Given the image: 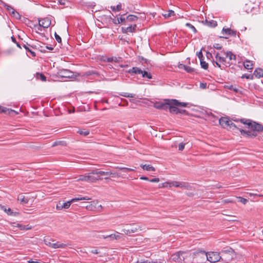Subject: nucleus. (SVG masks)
I'll list each match as a JSON object with an SVG mask.
<instances>
[{"label":"nucleus","mask_w":263,"mask_h":263,"mask_svg":"<svg viewBox=\"0 0 263 263\" xmlns=\"http://www.w3.org/2000/svg\"><path fill=\"white\" fill-rule=\"evenodd\" d=\"M213 47L214 48L220 50L222 48V46L219 44H215L213 45Z\"/></svg>","instance_id":"58"},{"label":"nucleus","mask_w":263,"mask_h":263,"mask_svg":"<svg viewBox=\"0 0 263 263\" xmlns=\"http://www.w3.org/2000/svg\"><path fill=\"white\" fill-rule=\"evenodd\" d=\"M226 58H228L230 61L234 60L236 61V55L233 54L231 51L223 52Z\"/></svg>","instance_id":"20"},{"label":"nucleus","mask_w":263,"mask_h":263,"mask_svg":"<svg viewBox=\"0 0 263 263\" xmlns=\"http://www.w3.org/2000/svg\"><path fill=\"white\" fill-rule=\"evenodd\" d=\"M185 26L186 27H187L188 28H190L191 29H192L194 33H196L197 32L196 29L191 24H190L189 23H186Z\"/></svg>","instance_id":"48"},{"label":"nucleus","mask_w":263,"mask_h":263,"mask_svg":"<svg viewBox=\"0 0 263 263\" xmlns=\"http://www.w3.org/2000/svg\"><path fill=\"white\" fill-rule=\"evenodd\" d=\"M107 62H115L117 63L119 62V60H118V58H117V57H111V58H108L107 59Z\"/></svg>","instance_id":"50"},{"label":"nucleus","mask_w":263,"mask_h":263,"mask_svg":"<svg viewBox=\"0 0 263 263\" xmlns=\"http://www.w3.org/2000/svg\"><path fill=\"white\" fill-rule=\"evenodd\" d=\"M175 187H179L184 189H189L191 187L190 185L187 182H178L175 183Z\"/></svg>","instance_id":"16"},{"label":"nucleus","mask_w":263,"mask_h":263,"mask_svg":"<svg viewBox=\"0 0 263 263\" xmlns=\"http://www.w3.org/2000/svg\"><path fill=\"white\" fill-rule=\"evenodd\" d=\"M230 129L234 130V129H237L240 131V129H241V128L238 127L235 124L231 122L230 123V125L229 127Z\"/></svg>","instance_id":"43"},{"label":"nucleus","mask_w":263,"mask_h":263,"mask_svg":"<svg viewBox=\"0 0 263 263\" xmlns=\"http://www.w3.org/2000/svg\"><path fill=\"white\" fill-rule=\"evenodd\" d=\"M254 77V75L253 74H244L241 77L242 78H246L247 79H253Z\"/></svg>","instance_id":"51"},{"label":"nucleus","mask_w":263,"mask_h":263,"mask_svg":"<svg viewBox=\"0 0 263 263\" xmlns=\"http://www.w3.org/2000/svg\"><path fill=\"white\" fill-rule=\"evenodd\" d=\"M45 43L41 42H38L39 47H37V49L39 50L42 52H45L46 49H45Z\"/></svg>","instance_id":"31"},{"label":"nucleus","mask_w":263,"mask_h":263,"mask_svg":"<svg viewBox=\"0 0 263 263\" xmlns=\"http://www.w3.org/2000/svg\"><path fill=\"white\" fill-rule=\"evenodd\" d=\"M137 26L136 24L130 25L127 27H122V32L123 33H133L137 31Z\"/></svg>","instance_id":"11"},{"label":"nucleus","mask_w":263,"mask_h":263,"mask_svg":"<svg viewBox=\"0 0 263 263\" xmlns=\"http://www.w3.org/2000/svg\"><path fill=\"white\" fill-rule=\"evenodd\" d=\"M232 120L228 117H222L219 120L220 125L224 128H228L230 125Z\"/></svg>","instance_id":"8"},{"label":"nucleus","mask_w":263,"mask_h":263,"mask_svg":"<svg viewBox=\"0 0 263 263\" xmlns=\"http://www.w3.org/2000/svg\"><path fill=\"white\" fill-rule=\"evenodd\" d=\"M185 253V252L181 251L175 253L172 255L170 259L175 262H182V261L184 259L183 254Z\"/></svg>","instance_id":"7"},{"label":"nucleus","mask_w":263,"mask_h":263,"mask_svg":"<svg viewBox=\"0 0 263 263\" xmlns=\"http://www.w3.org/2000/svg\"><path fill=\"white\" fill-rule=\"evenodd\" d=\"M118 18L119 19L120 23H125L126 21H127V20H126V18L122 17V16H121V17H120Z\"/></svg>","instance_id":"61"},{"label":"nucleus","mask_w":263,"mask_h":263,"mask_svg":"<svg viewBox=\"0 0 263 263\" xmlns=\"http://www.w3.org/2000/svg\"><path fill=\"white\" fill-rule=\"evenodd\" d=\"M30 46L31 48L36 49H37V47H39V46H38V42H37L35 44H32V45L30 44Z\"/></svg>","instance_id":"59"},{"label":"nucleus","mask_w":263,"mask_h":263,"mask_svg":"<svg viewBox=\"0 0 263 263\" xmlns=\"http://www.w3.org/2000/svg\"><path fill=\"white\" fill-rule=\"evenodd\" d=\"M40 27L38 28L39 30H42L40 28H47L51 25V21L49 18L46 17L39 20Z\"/></svg>","instance_id":"10"},{"label":"nucleus","mask_w":263,"mask_h":263,"mask_svg":"<svg viewBox=\"0 0 263 263\" xmlns=\"http://www.w3.org/2000/svg\"><path fill=\"white\" fill-rule=\"evenodd\" d=\"M237 198L239 199V201L243 203V204H246L248 200L246 198H244L241 197H237Z\"/></svg>","instance_id":"52"},{"label":"nucleus","mask_w":263,"mask_h":263,"mask_svg":"<svg viewBox=\"0 0 263 263\" xmlns=\"http://www.w3.org/2000/svg\"><path fill=\"white\" fill-rule=\"evenodd\" d=\"M138 17L137 16L133 14H130L126 17V20H127V21L129 22H135L138 20Z\"/></svg>","instance_id":"33"},{"label":"nucleus","mask_w":263,"mask_h":263,"mask_svg":"<svg viewBox=\"0 0 263 263\" xmlns=\"http://www.w3.org/2000/svg\"><path fill=\"white\" fill-rule=\"evenodd\" d=\"M18 200H20L22 203L25 204L27 203L28 202V198L27 197H26L24 196H21L18 198Z\"/></svg>","instance_id":"42"},{"label":"nucleus","mask_w":263,"mask_h":263,"mask_svg":"<svg viewBox=\"0 0 263 263\" xmlns=\"http://www.w3.org/2000/svg\"><path fill=\"white\" fill-rule=\"evenodd\" d=\"M0 112L1 113H5V114H11L12 112H14V113L16 114V112L14 110H13L11 109L7 108L6 107H2V106H0Z\"/></svg>","instance_id":"26"},{"label":"nucleus","mask_w":263,"mask_h":263,"mask_svg":"<svg viewBox=\"0 0 263 263\" xmlns=\"http://www.w3.org/2000/svg\"><path fill=\"white\" fill-rule=\"evenodd\" d=\"M179 68L180 69H184L188 73H193L195 71L194 68L182 64L179 65Z\"/></svg>","instance_id":"19"},{"label":"nucleus","mask_w":263,"mask_h":263,"mask_svg":"<svg viewBox=\"0 0 263 263\" xmlns=\"http://www.w3.org/2000/svg\"><path fill=\"white\" fill-rule=\"evenodd\" d=\"M87 174L88 182H96L97 180L102 179V178H96V176H95L96 175V174H92V171L90 173H88Z\"/></svg>","instance_id":"15"},{"label":"nucleus","mask_w":263,"mask_h":263,"mask_svg":"<svg viewBox=\"0 0 263 263\" xmlns=\"http://www.w3.org/2000/svg\"><path fill=\"white\" fill-rule=\"evenodd\" d=\"M0 209L7 213L8 215L16 216L18 214L17 212H13V211L10 208L7 209L6 207L4 205H0Z\"/></svg>","instance_id":"14"},{"label":"nucleus","mask_w":263,"mask_h":263,"mask_svg":"<svg viewBox=\"0 0 263 263\" xmlns=\"http://www.w3.org/2000/svg\"><path fill=\"white\" fill-rule=\"evenodd\" d=\"M136 263H155V262H151L148 260L141 259L138 260Z\"/></svg>","instance_id":"56"},{"label":"nucleus","mask_w":263,"mask_h":263,"mask_svg":"<svg viewBox=\"0 0 263 263\" xmlns=\"http://www.w3.org/2000/svg\"><path fill=\"white\" fill-rule=\"evenodd\" d=\"M91 75H97V76H98L99 75V73L96 72V71H92V70H90V71H86L85 72L84 74H83V76H91Z\"/></svg>","instance_id":"36"},{"label":"nucleus","mask_w":263,"mask_h":263,"mask_svg":"<svg viewBox=\"0 0 263 263\" xmlns=\"http://www.w3.org/2000/svg\"><path fill=\"white\" fill-rule=\"evenodd\" d=\"M213 64H215L221 69H224L225 67L228 66V65H227V64L225 63H223L222 65H221L220 64H219V62L218 61H213Z\"/></svg>","instance_id":"35"},{"label":"nucleus","mask_w":263,"mask_h":263,"mask_svg":"<svg viewBox=\"0 0 263 263\" xmlns=\"http://www.w3.org/2000/svg\"><path fill=\"white\" fill-rule=\"evenodd\" d=\"M17 227L20 228L21 230H29L31 229V227H29L28 225L27 226H24L22 224H17Z\"/></svg>","instance_id":"49"},{"label":"nucleus","mask_w":263,"mask_h":263,"mask_svg":"<svg viewBox=\"0 0 263 263\" xmlns=\"http://www.w3.org/2000/svg\"><path fill=\"white\" fill-rule=\"evenodd\" d=\"M206 260L211 262H216L221 258L219 254L217 252H212L208 253H206Z\"/></svg>","instance_id":"5"},{"label":"nucleus","mask_w":263,"mask_h":263,"mask_svg":"<svg viewBox=\"0 0 263 263\" xmlns=\"http://www.w3.org/2000/svg\"><path fill=\"white\" fill-rule=\"evenodd\" d=\"M200 65L201 67L204 69H207L208 68V63L203 61L202 59H200Z\"/></svg>","instance_id":"44"},{"label":"nucleus","mask_w":263,"mask_h":263,"mask_svg":"<svg viewBox=\"0 0 263 263\" xmlns=\"http://www.w3.org/2000/svg\"><path fill=\"white\" fill-rule=\"evenodd\" d=\"M253 75L257 78L263 77V69L260 68L256 69L253 72Z\"/></svg>","instance_id":"21"},{"label":"nucleus","mask_w":263,"mask_h":263,"mask_svg":"<svg viewBox=\"0 0 263 263\" xmlns=\"http://www.w3.org/2000/svg\"><path fill=\"white\" fill-rule=\"evenodd\" d=\"M22 45L26 50L27 51L29 52L31 54L33 57L36 56L35 52L32 50L29 44L28 43H26V44L23 43Z\"/></svg>","instance_id":"18"},{"label":"nucleus","mask_w":263,"mask_h":263,"mask_svg":"<svg viewBox=\"0 0 263 263\" xmlns=\"http://www.w3.org/2000/svg\"><path fill=\"white\" fill-rule=\"evenodd\" d=\"M205 24L210 27H215L217 26V22L213 20H208L206 19L205 20Z\"/></svg>","instance_id":"22"},{"label":"nucleus","mask_w":263,"mask_h":263,"mask_svg":"<svg viewBox=\"0 0 263 263\" xmlns=\"http://www.w3.org/2000/svg\"><path fill=\"white\" fill-rule=\"evenodd\" d=\"M173 17V18L175 17V13L174 11L170 10H168V13L167 14H165V18L170 17Z\"/></svg>","instance_id":"45"},{"label":"nucleus","mask_w":263,"mask_h":263,"mask_svg":"<svg viewBox=\"0 0 263 263\" xmlns=\"http://www.w3.org/2000/svg\"><path fill=\"white\" fill-rule=\"evenodd\" d=\"M200 87L202 89L206 88V83H200Z\"/></svg>","instance_id":"63"},{"label":"nucleus","mask_w":263,"mask_h":263,"mask_svg":"<svg viewBox=\"0 0 263 263\" xmlns=\"http://www.w3.org/2000/svg\"><path fill=\"white\" fill-rule=\"evenodd\" d=\"M77 133L80 134L81 135H83L84 136H86L89 134V131L88 130L85 129L84 130L79 129L77 131Z\"/></svg>","instance_id":"41"},{"label":"nucleus","mask_w":263,"mask_h":263,"mask_svg":"<svg viewBox=\"0 0 263 263\" xmlns=\"http://www.w3.org/2000/svg\"><path fill=\"white\" fill-rule=\"evenodd\" d=\"M222 33L224 35H226L227 36H224L225 39H228L229 36H236V31L232 30L230 28H223L222 31Z\"/></svg>","instance_id":"12"},{"label":"nucleus","mask_w":263,"mask_h":263,"mask_svg":"<svg viewBox=\"0 0 263 263\" xmlns=\"http://www.w3.org/2000/svg\"><path fill=\"white\" fill-rule=\"evenodd\" d=\"M88 174H86L85 175H80L79 178L78 179V181H88L87 179Z\"/></svg>","instance_id":"40"},{"label":"nucleus","mask_w":263,"mask_h":263,"mask_svg":"<svg viewBox=\"0 0 263 263\" xmlns=\"http://www.w3.org/2000/svg\"><path fill=\"white\" fill-rule=\"evenodd\" d=\"M139 59L141 61H144L145 63H148V60L144 58L143 57H139Z\"/></svg>","instance_id":"64"},{"label":"nucleus","mask_w":263,"mask_h":263,"mask_svg":"<svg viewBox=\"0 0 263 263\" xmlns=\"http://www.w3.org/2000/svg\"><path fill=\"white\" fill-rule=\"evenodd\" d=\"M36 79L40 80L42 81L45 82L46 81V77L42 73H36Z\"/></svg>","instance_id":"37"},{"label":"nucleus","mask_w":263,"mask_h":263,"mask_svg":"<svg viewBox=\"0 0 263 263\" xmlns=\"http://www.w3.org/2000/svg\"><path fill=\"white\" fill-rule=\"evenodd\" d=\"M185 143H180L178 145V150L180 151H182L184 148Z\"/></svg>","instance_id":"54"},{"label":"nucleus","mask_w":263,"mask_h":263,"mask_svg":"<svg viewBox=\"0 0 263 263\" xmlns=\"http://www.w3.org/2000/svg\"><path fill=\"white\" fill-rule=\"evenodd\" d=\"M110 20H111L112 21V22L115 24V25H118L119 24H120V22L119 21V19L118 18L117 19H116V18H112L111 17V16H109V18Z\"/></svg>","instance_id":"53"},{"label":"nucleus","mask_w":263,"mask_h":263,"mask_svg":"<svg viewBox=\"0 0 263 263\" xmlns=\"http://www.w3.org/2000/svg\"><path fill=\"white\" fill-rule=\"evenodd\" d=\"M178 181H168L165 182V187H167L168 186L169 187H171L172 186H175V183H177Z\"/></svg>","instance_id":"46"},{"label":"nucleus","mask_w":263,"mask_h":263,"mask_svg":"<svg viewBox=\"0 0 263 263\" xmlns=\"http://www.w3.org/2000/svg\"><path fill=\"white\" fill-rule=\"evenodd\" d=\"M141 167L144 170L147 171L154 172L155 168L151 164L141 165Z\"/></svg>","instance_id":"28"},{"label":"nucleus","mask_w":263,"mask_h":263,"mask_svg":"<svg viewBox=\"0 0 263 263\" xmlns=\"http://www.w3.org/2000/svg\"><path fill=\"white\" fill-rule=\"evenodd\" d=\"M240 121L241 123L248 125V130L240 129L241 135L246 138H254L259 132L263 131V126L261 124L250 119L242 118Z\"/></svg>","instance_id":"1"},{"label":"nucleus","mask_w":263,"mask_h":263,"mask_svg":"<svg viewBox=\"0 0 263 263\" xmlns=\"http://www.w3.org/2000/svg\"><path fill=\"white\" fill-rule=\"evenodd\" d=\"M173 99H165V109L168 108L169 111L173 114H179V108L178 105H174Z\"/></svg>","instance_id":"3"},{"label":"nucleus","mask_w":263,"mask_h":263,"mask_svg":"<svg viewBox=\"0 0 263 263\" xmlns=\"http://www.w3.org/2000/svg\"><path fill=\"white\" fill-rule=\"evenodd\" d=\"M154 104L153 106L157 109H162L164 106V103L162 102H152Z\"/></svg>","instance_id":"30"},{"label":"nucleus","mask_w":263,"mask_h":263,"mask_svg":"<svg viewBox=\"0 0 263 263\" xmlns=\"http://www.w3.org/2000/svg\"><path fill=\"white\" fill-rule=\"evenodd\" d=\"M243 65L245 68L247 69H252L253 68V64L252 62L249 60H246L243 63Z\"/></svg>","instance_id":"27"},{"label":"nucleus","mask_w":263,"mask_h":263,"mask_svg":"<svg viewBox=\"0 0 263 263\" xmlns=\"http://www.w3.org/2000/svg\"><path fill=\"white\" fill-rule=\"evenodd\" d=\"M226 58H227L226 57H219L218 61L220 63H222V64L225 63V64H227V65H228V66H229L230 63H229V62H228V63L226 62Z\"/></svg>","instance_id":"47"},{"label":"nucleus","mask_w":263,"mask_h":263,"mask_svg":"<svg viewBox=\"0 0 263 263\" xmlns=\"http://www.w3.org/2000/svg\"><path fill=\"white\" fill-rule=\"evenodd\" d=\"M92 174H96V175H101V176H110L111 173H109V172H104V171H97L96 170L92 171Z\"/></svg>","instance_id":"29"},{"label":"nucleus","mask_w":263,"mask_h":263,"mask_svg":"<svg viewBox=\"0 0 263 263\" xmlns=\"http://www.w3.org/2000/svg\"><path fill=\"white\" fill-rule=\"evenodd\" d=\"M0 4L10 13L12 16L14 17L16 19H20V14L13 7L1 0H0Z\"/></svg>","instance_id":"4"},{"label":"nucleus","mask_w":263,"mask_h":263,"mask_svg":"<svg viewBox=\"0 0 263 263\" xmlns=\"http://www.w3.org/2000/svg\"><path fill=\"white\" fill-rule=\"evenodd\" d=\"M142 72L141 73L142 77L143 78H147L148 79H151L152 78V76L150 73H148L146 71H142Z\"/></svg>","instance_id":"38"},{"label":"nucleus","mask_w":263,"mask_h":263,"mask_svg":"<svg viewBox=\"0 0 263 263\" xmlns=\"http://www.w3.org/2000/svg\"><path fill=\"white\" fill-rule=\"evenodd\" d=\"M228 88L231 90H233V91L237 93H241V87L236 86V85H229L227 86Z\"/></svg>","instance_id":"23"},{"label":"nucleus","mask_w":263,"mask_h":263,"mask_svg":"<svg viewBox=\"0 0 263 263\" xmlns=\"http://www.w3.org/2000/svg\"><path fill=\"white\" fill-rule=\"evenodd\" d=\"M206 258V253L204 251H197L193 253V263H204Z\"/></svg>","instance_id":"2"},{"label":"nucleus","mask_w":263,"mask_h":263,"mask_svg":"<svg viewBox=\"0 0 263 263\" xmlns=\"http://www.w3.org/2000/svg\"><path fill=\"white\" fill-rule=\"evenodd\" d=\"M119 95L127 98H134L135 97V94L127 92L120 93Z\"/></svg>","instance_id":"39"},{"label":"nucleus","mask_w":263,"mask_h":263,"mask_svg":"<svg viewBox=\"0 0 263 263\" xmlns=\"http://www.w3.org/2000/svg\"><path fill=\"white\" fill-rule=\"evenodd\" d=\"M59 76L61 78H70L73 77V72L69 70L63 69L58 72Z\"/></svg>","instance_id":"9"},{"label":"nucleus","mask_w":263,"mask_h":263,"mask_svg":"<svg viewBox=\"0 0 263 263\" xmlns=\"http://www.w3.org/2000/svg\"><path fill=\"white\" fill-rule=\"evenodd\" d=\"M67 2L66 0H58V3L61 5H65Z\"/></svg>","instance_id":"62"},{"label":"nucleus","mask_w":263,"mask_h":263,"mask_svg":"<svg viewBox=\"0 0 263 263\" xmlns=\"http://www.w3.org/2000/svg\"><path fill=\"white\" fill-rule=\"evenodd\" d=\"M91 199L90 198H89L87 196H85V197L80 196L78 198H72L71 200L62 203L63 207V209H68L70 207L71 203L73 202L82 200H89Z\"/></svg>","instance_id":"6"},{"label":"nucleus","mask_w":263,"mask_h":263,"mask_svg":"<svg viewBox=\"0 0 263 263\" xmlns=\"http://www.w3.org/2000/svg\"><path fill=\"white\" fill-rule=\"evenodd\" d=\"M63 209V204L61 203L60 202L57 205V209L59 210H61Z\"/></svg>","instance_id":"60"},{"label":"nucleus","mask_w":263,"mask_h":263,"mask_svg":"<svg viewBox=\"0 0 263 263\" xmlns=\"http://www.w3.org/2000/svg\"><path fill=\"white\" fill-rule=\"evenodd\" d=\"M173 102L174 103V105H178L179 107H186L187 105V103L180 102L176 99H173Z\"/></svg>","instance_id":"34"},{"label":"nucleus","mask_w":263,"mask_h":263,"mask_svg":"<svg viewBox=\"0 0 263 263\" xmlns=\"http://www.w3.org/2000/svg\"><path fill=\"white\" fill-rule=\"evenodd\" d=\"M54 36L58 43H61L62 42L61 37L56 32L54 33Z\"/></svg>","instance_id":"55"},{"label":"nucleus","mask_w":263,"mask_h":263,"mask_svg":"<svg viewBox=\"0 0 263 263\" xmlns=\"http://www.w3.org/2000/svg\"><path fill=\"white\" fill-rule=\"evenodd\" d=\"M132 226H134V224H130ZM140 229V227H133L131 229H124L122 230V232H123L126 235H130L131 233H134L138 231V230Z\"/></svg>","instance_id":"13"},{"label":"nucleus","mask_w":263,"mask_h":263,"mask_svg":"<svg viewBox=\"0 0 263 263\" xmlns=\"http://www.w3.org/2000/svg\"><path fill=\"white\" fill-rule=\"evenodd\" d=\"M128 73H134V74H141L142 72V70L137 67H134L132 69L128 70Z\"/></svg>","instance_id":"25"},{"label":"nucleus","mask_w":263,"mask_h":263,"mask_svg":"<svg viewBox=\"0 0 263 263\" xmlns=\"http://www.w3.org/2000/svg\"><path fill=\"white\" fill-rule=\"evenodd\" d=\"M110 9L114 12H118L122 10V5L121 3H119L116 6H110Z\"/></svg>","instance_id":"32"},{"label":"nucleus","mask_w":263,"mask_h":263,"mask_svg":"<svg viewBox=\"0 0 263 263\" xmlns=\"http://www.w3.org/2000/svg\"><path fill=\"white\" fill-rule=\"evenodd\" d=\"M118 234H111L109 235L104 236L103 235L102 237L104 239H107V238H110V240H118L121 238V236L120 235V233L118 232H117Z\"/></svg>","instance_id":"17"},{"label":"nucleus","mask_w":263,"mask_h":263,"mask_svg":"<svg viewBox=\"0 0 263 263\" xmlns=\"http://www.w3.org/2000/svg\"><path fill=\"white\" fill-rule=\"evenodd\" d=\"M109 173H111V177H119L120 175L117 172H109Z\"/></svg>","instance_id":"57"},{"label":"nucleus","mask_w":263,"mask_h":263,"mask_svg":"<svg viewBox=\"0 0 263 263\" xmlns=\"http://www.w3.org/2000/svg\"><path fill=\"white\" fill-rule=\"evenodd\" d=\"M67 245V244L61 243L58 241L55 243H53L52 245V248L53 249L65 248Z\"/></svg>","instance_id":"24"}]
</instances>
